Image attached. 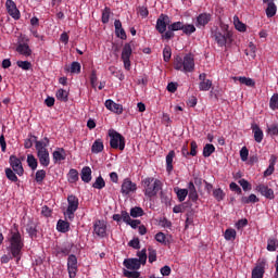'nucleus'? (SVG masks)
I'll use <instances>...</instances> for the list:
<instances>
[{
  "label": "nucleus",
  "instance_id": "obj_1",
  "mask_svg": "<svg viewBox=\"0 0 278 278\" xmlns=\"http://www.w3.org/2000/svg\"><path fill=\"white\" fill-rule=\"evenodd\" d=\"M23 247H25V241L21 232L17 229L12 230L8 237L7 251L9 255H12V257H15L18 262V260H21V253H23Z\"/></svg>",
  "mask_w": 278,
  "mask_h": 278
},
{
  "label": "nucleus",
  "instance_id": "obj_2",
  "mask_svg": "<svg viewBox=\"0 0 278 278\" xmlns=\"http://www.w3.org/2000/svg\"><path fill=\"white\" fill-rule=\"evenodd\" d=\"M49 147V138H43L40 141L35 142V149L37 151V156L39 160V163L41 166H49L51 164V159L49 156V150L47 148Z\"/></svg>",
  "mask_w": 278,
  "mask_h": 278
},
{
  "label": "nucleus",
  "instance_id": "obj_3",
  "mask_svg": "<svg viewBox=\"0 0 278 278\" xmlns=\"http://www.w3.org/2000/svg\"><path fill=\"white\" fill-rule=\"evenodd\" d=\"M174 68L181 71V73H192V71H194V58L191 54H187L184 58L176 56Z\"/></svg>",
  "mask_w": 278,
  "mask_h": 278
},
{
  "label": "nucleus",
  "instance_id": "obj_4",
  "mask_svg": "<svg viewBox=\"0 0 278 278\" xmlns=\"http://www.w3.org/2000/svg\"><path fill=\"white\" fill-rule=\"evenodd\" d=\"M141 184L143 187L144 195L149 199L155 197L157 192L162 190V181L153 177L144 178Z\"/></svg>",
  "mask_w": 278,
  "mask_h": 278
},
{
  "label": "nucleus",
  "instance_id": "obj_5",
  "mask_svg": "<svg viewBox=\"0 0 278 278\" xmlns=\"http://www.w3.org/2000/svg\"><path fill=\"white\" fill-rule=\"evenodd\" d=\"M212 36L218 47H231V42H233V34L228 29H216L212 33Z\"/></svg>",
  "mask_w": 278,
  "mask_h": 278
},
{
  "label": "nucleus",
  "instance_id": "obj_6",
  "mask_svg": "<svg viewBox=\"0 0 278 278\" xmlns=\"http://www.w3.org/2000/svg\"><path fill=\"white\" fill-rule=\"evenodd\" d=\"M111 149H119L125 151V137L114 129L109 130Z\"/></svg>",
  "mask_w": 278,
  "mask_h": 278
},
{
  "label": "nucleus",
  "instance_id": "obj_7",
  "mask_svg": "<svg viewBox=\"0 0 278 278\" xmlns=\"http://www.w3.org/2000/svg\"><path fill=\"white\" fill-rule=\"evenodd\" d=\"M79 208V199L75 195L67 197V210L64 212V216H66L70 220L75 218V211Z\"/></svg>",
  "mask_w": 278,
  "mask_h": 278
},
{
  "label": "nucleus",
  "instance_id": "obj_8",
  "mask_svg": "<svg viewBox=\"0 0 278 278\" xmlns=\"http://www.w3.org/2000/svg\"><path fill=\"white\" fill-rule=\"evenodd\" d=\"M184 24L181 22H175L168 25V30L162 35L163 40H170V38H175L174 31H182Z\"/></svg>",
  "mask_w": 278,
  "mask_h": 278
},
{
  "label": "nucleus",
  "instance_id": "obj_9",
  "mask_svg": "<svg viewBox=\"0 0 278 278\" xmlns=\"http://www.w3.org/2000/svg\"><path fill=\"white\" fill-rule=\"evenodd\" d=\"M131 53H132L131 45L126 43L122 50V61L124 62V68L126 71H130L131 68V60H130Z\"/></svg>",
  "mask_w": 278,
  "mask_h": 278
},
{
  "label": "nucleus",
  "instance_id": "obj_10",
  "mask_svg": "<svg viewBox=\"0 0 278 278\" xmlns=\"http://www.w3.org/2000/svg\"><path fill=\"white\" fill-rule=\"evenodd\" d=\"M93 233H96L98 238H105V236H108V224L105 220L98 219L93 223Z\"/></svg>",
  "mask_w": 278,
  "mask_h": 278
},
{
  "label": "nucleus",
  "instance_id": "obj_11",
  "mask_svg": "<svg viewBox=\"0 0 278 278\" xmlns=\"http://www.w3.org/2000/svg\"><path fill=\"white\" fill-rule=\"evenodd\" d=\"M168 25H170V17H168V15L162 14L156 21V30L159 31V34H162V36H164V34H166V27H168Z\"/></svg>",
  "mask_w": 278,
  "mask_h": 278
},
{
  "label": "nucleus",
  "instance_id": "obj_12",
  "mask_svg": "<svg viewBox=\"0 0 278 278\" xmlns=\"http://www.w3.org/2000/svg\"><path fill=\"white\" fill-rule=\"evenodd\" d=\"M5 8L9 15H11L14 21H18L21 18V11L16 8V3L13 0L5 1Z\"/></svg>",
  "mask_w": 278,
  "mask_h": 278
},
{
  "label": "nucleus",
  "instance_id": "obj_13",
  "mask_svg": "<svg viewBox=\"0 0 278 278\" xmlns=\"http://www.w3.org/2000/svg\"><path fill=\"white\" fill-rule=\"evenodd\" d=\"M10 166L13 168L14 173L20 177L23 176L25 169H23V163L21 159L16 157L15 155L10 156Z\"/></svg>",
  "mask_w": 278,
  "mask_h": 278
},
{
  "label": "nucleus",
  "instance_id": "obj_14",
  "mask_svg": "<svg viewBox=\"0 0 278 278\" xmlns=\"http://www.w3.org/2000/svg\"><path fill=\"white\" fill-rule=\"evenodd\" d=\"M67 270L71 278L77 276V256L70 255L67 258Z\"/></svg>",
  "mask_w": 278,
  "mask_h": 278
},
{
  "label": "nucleus",
  "instance_id": "obj_15",
  "mask_svg": "<svg viewBox=\"0 0 278 278\" xmlns=\"http://www.w3.org/2000/svg\"><path fill=\"white\" fill-rule=\"evenodd\" d=\"M255 190L260 192L262 197H265V199H275V191L264 184H260L258 186H256Z\"/></svg>",
  "mask_w": 278,
  "mask_h": 278
},
{
  "label": "nucleus",
  "instance_id": "obj_16",
  "mask_svg": "<svg viewBox=\"0 0 278 278\" xmlns=\"http://www.w3.org/2000/svg\"><path fill=\"white\" fill-rule=\"evenodd\" d=\"M137 189L138 187L135 182L129 179H125L122 184L121 192L122 194H131L132 192H136Z\"/></svg>",
  "mask_w": 278,
  "mask_h": 278
},
{
  "label": "nucleus",
  "instance_id": "obj_17",
  "mask_svg": "<svg viewBox=\"0 0 278 278\" xmlns=\"http://www.w3.org/2000/svg\"><path fill=\"white\" fill-rule=\"evenodd\" d=\"M105 108L106 110H110V112H114V114H123V105L114 102L113 100H106Z\"/></svg>",
  "mask_w": 278,
  "mask_h": 278
},
{
  "label": "nucleus",
  "instance_id": "obj_18",
  "mask_svg": "<svg viewBox=\"0 0 278 278\" xmlns=\"http://www.w3.org/2000/svg\"><path fill=\"white\" fill-rule=\"evenodd\" d=\"M142 264L138 258H126L124 260V266L128 268V270H138Z\"/></svg>",
  "mask_w": 278,
  "mask_h": 278
},
{
  "label": "nucleus",
  "instance_id": "obj_19",
  "mask_svg": "<svg viewBox=\"0 0 278 278\" xmlns=\"http://www.w3.org/2000/svg\"><path fill=\"white\" fill-rule=\"evenodd\" d=\"M265 266V262L258 263L252 270V278H264Z\"/></svg>",
  "mask_w": 278,
  "mask_h": 278
},
{
  "label": "nucleus",
  "instance_id": "obj_20",
  "mask_svg": "<svg viewBox=\"0 0 278 278\" xmlns=\"http://www.w3.org/2000/svg\"><path fill=\"white\" fill-rule=\"evenodd\" d=\"M212 21V15L210 13H201L198 17H197V27H205V25H207V23H210Z\"/></svg>",
  "mask_w": 278,
  "mask_h": 278
},
{
  "label": "nucleus",
  "instance_id": "obj_21",
  "mask_svg": "<svg viewBox=\"0 0 278 278\" xmlns=\"http://www.w3.org/2000/svg\"><path fill=\"white\" fill-rule=\"evenodd\" d=\"M52 160L54 164H58V162H62L66 160V151H64L63 148H58L53 153H52Z\"/></svg>",
  "mask_w": 278,
  "mask_h": 278
},
{
  "label": "nucleus",
  "instance_id": "obj_22",
  "mask_svg": "<svg viewBox=\"0 0 278 278\" xmlns=\"http://www.w3.org/2000/svg\"><path fill=\"white\" fill-rule=\"evenodd\" d=\"M187 190L190 201H199V192H197V187L194 186V182L190 181L188 184Z\"/></svg>",
  "mask_w": 278,
  "mask_h": 278
},
{
  "label": "nucleus",
  "instance_id": "obj_23",
  "mask_svg": "<svg viewBox=\"0 0 278 278\" xmlns=\"http://www.w3.org/2000/svg\"><path fill=\"white\" fill-rule=\"evenodd\" d=\"M16 51L20 55H24L25 58H29V55H31V48H29V45L27 43L17 45Z\"/></svg>",
  "mask_w": 278,
  "mask_h": 278
},
{
  "label": "nucleus",
  "instance_id": "obj_24",
  "mask_svg": "<svg viewBox=\"0 0 278 278\" xmlns=\"http://www.w3.org/2000/svg\"><path fill=\"white\" fill-rule=\"evenodd\" d=\"M80 177L85 184H90L92 181V169L89 166L84 167Z\"/></svg>",
  "mask_w": 278,
  "mask_h": 278
},
{
  "label": "nucleus",
  "instance_id": "obj_25",
  "mask_svg": "<svg viewBox=\"0 0 278 278\" xmlns=\"http://www.w3.org/2000/svg\"><path fill=\"white\" fill-rule=\"evenodd\" d=\"M252 131L254 134V140L255 142H262L264 140V131H262V128L257 126L256 124L252 125Z\"/></svg>",
  "mask_w": 278,
  "mask_h": 278
},
{
  "label": "nucleus",
  "instance_id": "obj_26",
  "mask_svg": "<svg viewBox=\"0 0 278 278\" xmlns=\"http://www.w3.org/2000/svg\"><path fill=\"white\" fill-rule=\"evenodd\" d=\"M235 81H238L242 84L243 86H248L249 88H253L255 86V80L253 78L244 77V76H239L233 78Z\"/></svg>",
  "mask_w": 278,
  "mask_h": 278
},
{
  "label": "nucleus",
  "instance_id": "obj_27",
  "mask_svg": "<svg viewBox=\"0 0 278 278\" xmlns=\"http://www.w3.org/2000/svg\"><path fill=\"white\" fill-rule=\"evenodd\" d=\"M174 192L177 195L179 203H184L188 197V189H181L179 187L174 188Z\"/></svg>",
  "mask_w": 278,
  "mask_h": 278
},
{
  "label": "nucleus",
  "instance_id": "obj_28",
  "mask_svg": "<svg viewBox=\"0 0 278 278\" xmlns=\"http://www.w3.org/2000/svg\"><path fill=\"white\" fill-rule=\"evenodd\" d=\"M173 160H175V151L172 150L166 155V170L167 173H173Z\"/></svg>",
  "mask_w": 278,
  "mask_h": 278
},
{
  "label": "nucleus",
  "instance_id": "obj_29",
  "mask_svg": "<svg viewBox=\"0 0 278 278\" xmlns=\"http://www.w3.org/2000/svg\"><path fill=\"white\" fill-rule=\"evenodd\" d=\"M55 97H56L58 101H63V103H66V101H68V90L58 89Z\"/></svg>",
  "mask_w": 278,
  "mask_h": 278
},
{
  "label": "nucleus",
  "instance_id": "obj_30",
  "mask_svg": "<svg viewBox=\"0 0 278 278\" xmlns=\"http://www.w3.org/2000/svg\"><path fill=\"white\" fill-rule=\"evenodd\" d=\"M277 249H278L277 238H274V237L269 238L267 240V251L273 253V252L277 251Z\"/></svg>",
  "mask_w": 278,
  "mask_h": 278
},
{
  "label": "nucleus",
  "instance_id": "obj_31",
  "mask_svg": "<svg viewBox=\"0 0 278 278\" xmlns=\"http://www.w3.org/2000/svg\"><path fill=\"white\" fill-rule=\"evenodd\" d=\"M71 227V224H68V222H64L62 219H60L56 224V229L58 231H61V233H66V231H68Z\"/></svg>",
  "mask_w": 278,
  "mask_h": 278
},
{
  "label": "nucleus",
  "instance_id": "obj_32",
  "mask_svg": "<svg viewBox=\"0 0 278 278\" xmlns=\"http://www.w3.org/2000/svg\"><path fill=\"white\" fill-rule=\"evenodd\" d=\"M104 146H103V141L101 139H97L92 147H91V151L93 153H101V151H103Z\"/></svg>",
  "mask_w": 278,
  "mask_h": 278
},
{
  "label": "nucleus",
  "instance_id": "obj_33",
  "mask_svg": "<svg viewBox=\"0 0 278 278\" xmlns=\"http://www.w3.org/2000/svg\"><path fill=\"white\" fill-rule=\"evenodd\" d=\"M236 236H237V232H236V229H233V228H228L224 232V238L227 241L236 240Z\"/></svg>",
  "mask_w": 278,
  "mask_h": 278
},
{
  "label": "nucleus",
  "instance_id": "obj_34",
  "mask_svg": "<svg viewBox=\"0 0 278 278\" xmlns=\"http://www.w3.org/2000/svg\"><path fill=\"white\" fill-rule=\"evenodd\" d=\"M27 164L31 170H36L38 168V160H36V156L34 154L27 155Z\"/></svg>",
  "mask_w": 278,
  "mask_h": 278
},
{
  "label": "nucleus",
  "instance_id": "obj_35",
  "mask_svg": "<svg viewBox=\"0 0 278 278\" xmlns=\"http://www.w3.org/2000/svg\"><path fill=\"white\" fill-rule=\"evenodd\" d=\"M260 199H257V195L251 193L249 197L241 198V203L244 205H249V203H257Z\"/></svg>",
  "mask_w": 278,
  "mask_h": 278
},
{
  "label": "nucleus",
  "instance_id": "obj_36",
  "mask_svg": "<svg viewBox=\"0 0 278 278\" xmlns=\"http://www.w3.org/2000/svg\"><path fill=\"white\" fill-rule=\"evenodd\" d=\"M130 216L132 218H140V216H144V211L142 207L135 206L130 210Z\"/></svg>",
  "mask_w": 278,
  "mask_h": 278
},
{
  "label": "nucleus",
  "instance_id": "obj_37",
  "mask_svg": "<svg viewBox=\"0 0 278 278\" xmlns=\"http://www.w3.org/2000/svg\"><path fill=\"white\" fill-rule=\"evenodd\" d=\"M266 14L268 18H273V16L277 14V5H275V2L267 4Z\"/></svg>",
  "mask_w": 278,
  "mask_h": 278
},
{
  "label": "nucleus",
  "instance_id": "obj_38",
  "mask_svg": "<svg viewBox=\"0 0 278 278\" xmlns=\"http://www.w3.org/2000/svg\"><path fill=\"white\" fill-rule=\"evenodd\" d=\"M45 177H47V172L45 169H38L35 174V181H37V184H42Z\"/></svg>",
  "mask_w": 278,
  "mask_h": 278
},
{
  "label": "nucleus",
  "instance_id": "obj_39",
  "mask_svg": "<svg viewBox=\"0 0 278 278\" xmlns=\"http://www.w3.org/2000/svg\"><path fill=\"white\" fill-rule=\"evenodd\" d=\"M214 151H216V148L214 147V144L207 143L203 148V155L205 157H210V155H212V153H214Z\"/></svg>",
  "mask_w": 278,
  "mask_h": 278
},
{
  "label": "nucleus",
  "instance_id": "obj_40",
  "mask_svg": "<svg viewBox=\"0 0 278 278\" xmlns=\"http://www.w3.org/2000/svg\"><path fill=\"white\" fill-rule=\"evenodd\" d=\"M210 88H212V80L207 79V80L200 81L199 90H201L203 92H207V90H210Z\"/></svg>",
  "mask_w": 278,
  "mask_h": 278
},
{
  "label": "nucleus",
  "instance_id": "obj_41",
  "mask_svg": "<svg viewBox=\"0 0 278 278\" xmlns=\"http://www.w3.org/2000/svg\"><path fill=\"white\" fill-rule=\"evenodd\" d=\"M213 197L216 199V201H224L225 200V191L223 189H214L213 190Z\"/></svg>",
  "mask_w": 278,
  "mask_h": 278
},
{
  "label": "nucleus",
  "instance_id": "obj_42",
  "mask_svg": "<svg viewBox=\"0 0 278 278\" xmlns=\"http://www.w3.org/2000/svg\"><path fill=\"white\" fill-rule=\"evenodd\" d=\"M235 27L238 31H247V25L244 23L240 22L238 16L233 17Z\"/></svg>",
  "mask_w": 278,
  "mask_h": 278
},
{
  "label": "nucleus",
  "instance_id": "obj_43",
  "mask_svg": "<svg viewBox=\"0 0 278 278\" xmlns=\"http://www.w3.org/2000/svg\"><path fill=\"white\" fill-rule=\"evenodd\" d=\"M93 188H96L97 190H103V188H105V180L103 179V177L99 176L96 181L93 182Z\"/></svg>",
  "mask_w": 278,
  "mask_h": 278
},
{
  "label": "nucleus",
  "instance_id": "obj_44",
  "mask_svg": "<svg viewBox=\"0 0 278 278\" xmlns=\"http://www.w3.org/2000/svg\"><path fill=\"white\" fill-rule=\"evenodd\" d=\"M5 175H7V179H9L10 181H13V182L18 181V177L16 176L14 170H12V168H5Z\"/></svg>",
  "mask_w": 278,
  "mask_h": 278
},
{
  "label": "nucleus",
  "instance_id": "obj_45",
  "mask_svg": "<svg viewBox=\"0 0 278 278\" xmlns=\"http://www.w3.org/2000/svg\"><path fill=\"white\" fill-rule=\"evenodd\" d=\"M182 31L187 36H190V34H194L197 31V28L192 24H187V25L182 24Z\"/></svg>",
  "mask_w": 278,
  "mask_h": 278
},
{
  "label": "nucleus",
  "instance_id": "obj_46",
  "mask_svg": "<svg viewBox=\"0 0 278 278\" xmlns=\"http://www.w3.org/2000/svg\"><path fill=\"white\" fill-rule=\"evenodd\" d=\"M79 179V173H77V169H71L68 173V182L75 184Z\"/></svg>",
  "mask_w": 278,
  "mask_h": 278
},
{
  "label": "nucleus",
  "instance_id": "obj_47",
  "mask_svg": "<svg viewBox=\"0 0 278 278\" xmlns=\"http://www.w3.org/2000/svg\"><path fill=\"white\" fill-rule=\"evenodd\" d=\"M270 110H278V92L274 93L269 101Z\"/></svg>",
  "mask_w": 278,
  "mask_h": 278
},
{
  "label": "nucleus",
  "instance_id": "obj_48",
  "mask_svg": "<svg viewBox=\"0 0 278 278\" xmlns=\"http://www.w3.org/2000/svg\"><path fill=\"white\" fill-rule=\"evenodd\" d=\"M172 55H173V52L170 50V47L166 46L163 50V60H164V62H170Z\"/></svg>",
  "mask_w": 278,
  "mask_h": 278
},
{
  "label": "nucleus",
  "instance_id": "obj_49",
  "mask_svg": "<svg viewBox=\"0 0 278 278\" xmlns=\"http://www.w3.org/2000/svg\"><path fill=\"white\" fill-rule=\"evenodd\" d=\"M156 242H160V244H168V239L166 238V235L164 232H159L155 235Z\"/></svg>",
  "mask_w": 278,
  "mask_h": 278
},
{
  "label": "nucleus",
  "instance_id": "obj_50",
  "mask_svg": "<svg viewBox=\"0 0 278 278\" xmlns=\"http://www.w3.org/2000/svg\"><path fill=\"white\" fill-rule=\"evenodd\" d=\"M112 12L110 11V8L105 7L102 11V23L106 24L110 23V14Z\"/></svg>",
  "mask_w": 278,
  "mask_h": 278
},
{
  "label": "nucleus",
  "instance_id": "obj_51",
  "mask_svg": "<svg viewBox=\"0 0 278 278\" xmlns=\"http://www.w3.org/2000/svg\"><path fill=\"white\" fill-rule=\"evenodd\" d=\"M70 73H81V64H79V62H73L70 67Z\"/></svg>",
  "mask_w": 278,
  "mask_h": 278
},
{
  "label": "nucleus",
  "instance_id": "obj_52",
  "mask_svg": "<svg viewBox=\"0 0 278 278\" xmlns=\"http://www.w3.org/2000/svg\"><path fill=\"white\" fill-rule=\"evenodd\" d=\"M267 134H269V136H278V125L271 124L267 126Z\"/></svg>",
  "mask_w": 278,
  "mask_h": 278
},
{
  "label": "nucleus",
  "instance_id": "obj_53",
  "mask_svg": "<svg viewBox=\"0 0 278 278\" xmlns=\"http://www.w3.org/2000/svg\"><path fill=\"white\" fill-rule=\"evenodd\" d=\"M17 66L23 71H29L31 68V63H29V61H17Z\"/></svg>",
  "mask_w": 278,
  "mask_h": 278
},
{
  "label": "nucleus",
  "instance_id": "obj_54",
  "mask_svg": "<svg viewBox=\"0 0 278 278\" xmlns=\"http://www.w3.org/2000/svg\"><path fill=\"white\" fill-rule=\"evenodd\" d=\"M138 261L139 264H147V250L143 249L138 253Z\"/></svg>",
  "mask_w": 278,
  "mask_h": 278
},
{
  "label": "nucleus",
  "instance_id": "obj_55",
  "mask_svg": "<svg viewBox=\"0 0 278 278\" xmlns=\"http://www.w3.org/2000/svg\"><path fill=\"white\" fill-rule=\"evenodd\" d=\"M148 252H149V262L151 264H153V262H155L157 260V252H155V250L153 249H148Z\"/></svg>",
  "mask_w": 278,
  "mask_h": 278
},
{
  "label": "nucleus",
  "instance_id": "obj_56",
  "mask_svg": "<svg viewBox=\"0 0 278 278\" xmlns=\"http://www.w3.org/2000/svg\"><path fill=\"white\" fill-rule=\"evenodd\" d=\"M239 185L243 188L244 192L251 190V184L247 179H240Z\"/></svg>",
  "mask_w": 278,
  "mask_h": 278
},
{
  "label": "nucleus",
  "instance_id": "obj_57",
  "mask_svg": "<svg viewBox=\"0 0 278 278\" xmlns=\"http://www.w3.org/2000/svg\"><path fill=\"white\" fill-rule=\"evenodd\" d=\"M240 157H241L242 162H247V160H249V149H247V147H243L240 150Z\"/></svg>",
  "mask_w": 278,
  "mask_h": 278
},
{
  "label": "nucleus",
  "instance_id": "obj_58",
  "mask_svg": "<svg viewBox=\"0 0 278 278\" xmlns=\"http://www.w3.org/2000/svg\"><path fill=\"white\" fill-rule=\"evenodd\" d=\"M124 277L138 278V277H140V273L139 271L124 270Z\"/></svg>",
  "mask_w": 278,
  "mask_h": 278
},
{
  "label": "nucleus",
  "instance_id": "obj_59",
  "mask_svg": "<svg viewBox=\"0 0 278 278\" xmlns=\"http://www.w3.org/2000/svg\"><path fill=\"white\" fill-rule=\"evenodd\" d=\"M247 225H249V220L247 218H243V219L238 220V223H236L235 227L237 229H243V227H247Z\"/></svg>",
  "mask_w": 278,
  "mask_h": 278
},
{
  "label": "nucleus",
  "instance_id": "obj_60",
  "mask_svg": "<svg viewBox=\"0 0 278 278\" xmlns=\"http://www.w3.org/2000/svg\"><path fill=\"white\" fill-rule=\"evenodd\" d=\"M190 147H191V150L189 152V155H192V157H194L197 155V149H199L197 141H191Z\"/></svg>",
  "mask_w": 278,
  "mask_h": 278
},
{
  "label": "nucleus",
  "instance_id": "obj_61",
  "mask_svg": "<svg viewBox=\"0 0 278 278\" xmlns=\"http://www.w3.org/2000/svg\"><path fill=\"white\" fill-rule=\"evenodd\" d=\"M115 34H116L117 38H121L122 40L127 39V34L125 33V29H123V28L116 29Z\"/></svg>",
  "mask_w": 278,
  "mask_h": 278
},
{
  "label": "nucleus",
  "instance_id": "obj_62",
  "mask_svg": "<svg viewBox=\"0 0 278 278\" xmlns=\"http://www.w3.org/2000/svg\"><path fill=\"white\" fill-rule=\"evenodd\" d=\"M122 220L126 223V225L131 220V216H129V213L127 211H122Z\"/></svg>",
  "mask_w": 278,
  "mask_h": 278
},
{
  "label": "nucleus",
  "instance_id": "obj_63",
  "mask_svg": "<svg viewBox=\"0 0 278 278\" xmlns=\"http://www.w3.org/2000/svg\"><path fill=\"white\" fill-rule=\"evenodd\" d=\"M128 244L132 249H140V240L138 238L130 240Z\"/></svg>",
  "mask_w": 278,
  "mask_h": 278
},
{
  "label": "nucleus",
  "instance_id": "obj_64",
  "mask_svg": "<svg viewBox=\"0 0 278 278\" xmlns=\"http://www.w3.org/2000/svg\"><path fill=\"white\" fill-rule=\"evenodd\" d=\"M275 173V166L269 165L264 172V177H270Z\"/></svg>",
  "mask_w": 278,
  "mask_h": 278
}]
</instances>
